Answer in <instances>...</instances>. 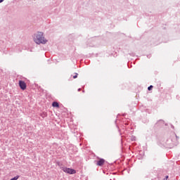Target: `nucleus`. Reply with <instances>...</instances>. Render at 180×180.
<instances>
[{
    "mask_svg": "<svg viewBox=\"0 0 180 180\" xmlns=\"http://www.w3.org/2000/svg\"><path fill=\"white\" fill-rule=\"evenodd\" d=\"M34 41L37 44H46L47 43V40L45 39L44 35L41 32H38L34 34Z\"/></svg>",
    "mask_w": 180,
    "mask_h": 180,
    "instance_id": "nucleus-1",
    "label": "nucleus"
},
{
    "mask_svg": "<svg viewBox=\"0 0 180 180\" xmlns=\"http://www.w3.org/2000/svg\"><path fill=\"white\" fill-rule=\"evenodd\" d=\"M62 171L65 172V174H69L70 175H72L74 174H77V171L74 169L68 168V167H62Z\"/></svg>",
    "mask_w": 180,
    "mask_h": 180,
    "instance_id": "nucleus-2",
    "label": "nucleus"
},
{
    "mask_svg": "<svg viewBox=\"0 0 180 180\" xmlns=\"http://www.w3.org/2000/svg\"><path fill=\"white\" fill-rule=\"evenodd\" d=\"M18 85H19L20 89H22V91H25V90H26V88H27V86L26 85V82H25L22 80L19 81Z\"/></svg>",
    "mask_w": 180,
    "mask_h": 180,
    "instance_id": "nucleus-3",
    "label": "nucleus"
},
{
    "mask_svg": "<svg viewBox=\"0 0 180 180\" xmlns=\"http://www.w3.org/2000/svg\"><path fill=\"white\" fill-rule=\"evenodd\" d=\"M105 164V160L104 159L99 158L98 160L96 162V165L98 167H102Z\"/></svg>",
    "mask_w": 180,
    "mask_h": 180,
    "instance_id": "nucleus-4",
    "label": "nucleus"
},
{
    "mask_svg": "<svg viewBox=\"0 0 180 180\" xmlns=\"http://www.w3.org/2000/svg\"><path fill=\"white\" fill-rule=\"evenodd\" d=\"M52 106L53 108H60V105L58 104V103L54 101L53 103H52Z\"/></svg>",
    "mask_w": 180,
    "mask_h": 180,
    "instance_id": "nucleus-5",
    "label": "nucleus"
},
{
    "mask_svg": "<svg viewBox=\"0 0 180 180\" xmlns=\"http://www.w3.org/2000/svg\"><path fill=\"white\" fill-rule=\"evenodd\" d=\"M148 91H151L153 89V85H150L149 87H148Z\"/></svg>",
    "mask_w": 180,
    "mask_h": 180,
    "instance_id": "nucleus-6",
    "label": "nucleus"
},
{
    "mask_svg": "<svg viewBox=\"0 0 180 180\" xmlns=\"http://www.w3.org/2000/svg\"><path fill=\"white\" fill-rule=\"evenodd\" d=\"M74 79H75V78H78V74H76V75L73 76Z\"/></svg>",
    "mask_w": 180,
    "mask_h": 180,
    "instance_id": "nucleus-7",
    "label": "nucleus"
},
{
    "mask_svg": "<svg viewBox=\"0 0 180 180\" xmlns=\"http://www.w3.org/2000/svg\"><path fill=\"white\" fill-rule=\"evenodd\" d=\"M169 176H166V178L164 180H168Z\"/></svg>",
    "mask_w": 180,
    "mask_h": 180,
    "instance_id": "nucleus-8",
    "label": "nucleus"
},
{
    "mask_svg": "<svg viewBox=\"0 0 180 180\" xmlns=\"http://www.w3.org/2000/svg\"><path fill=\"white\" fill-rule=\"evenodd\" d=\"M1 2H4V0H0V4H1Z\"/></svg>",
    "mask_w": 180,
    "mask_h": 180,
    "instance_id": "nucleus-9",
    "label": "nucleus"
}]
</instances>
